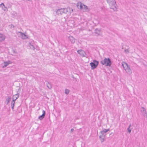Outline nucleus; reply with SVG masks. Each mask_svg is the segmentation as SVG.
<instances>
[{
	"mask_svg": "<svg viewBox=\"0 0 147 147\" xmlns=\"http://www.w3.org/2000/svg\"><path fill=\"white\" fill-rule=\"evenodd\" d=\"M62 12L61 11V8L59 9L56 11V14L58 15H62Z\"/></svg>",
	"mask_w": 147,
	"mask_h": 147,
	"instance_id": "14",
	"label": "nucleus"
},
{
	"mask_svg": "<svg viewBox=\"0 0 147 147\" xmlns=\"http://www.w3.org/2000/svg\"><path fill=\"white\" fill-rule=\"evenodd\" d=\"M14 107H13V106H11V108L12 109H14Z\"/></svg>",
	"mask_w": 147,
	"mask_h": 147,
	"instance_id": "31",
	"label": "nucleus"
},
{
	"mask_svg": "<svg viewBox=\"0 0 147 147\" xmlns=\"http://www.w3.org/2000/svg\"><path fill=\"white\" fill-rule=\"evenodd\" d=\"M122 65L126 71V72L129 74H130L132 73L129 66L126 63L123 62L122 63Z\"/></svg>",
	"mask_w": 147,
	"mask_h": 147,
	"instance_id": "2",
	"label": "nucleus"
},
{
	"mask_svg": "<svg viewBox=\"0 0 147 147\" xmlns=\"http://www.w3.org/2000/svg\"><path fill=\"white\" fill-rule=\"evenodd\" d=\"M109 5L110 7V9H113V11H117V7L116 2Z\"/></svg>",
	"mask_w": 147,
	"mask_h": 147,
	"instance_id": "5",
	"label": "nucleus"
},
{
	"mask_svg": "<svg viewBox=\"0 0 147 147\" xmlns=\"http://www.w3.org/2000/svg\"><path fill=\"white\" fill-rule=\"evenodd\" d=\"M95 33L99 35L100 33V31L99 30H96Z\"/></svg>",
	"mask_w": 147,
	"mask_h": 147,
	"instance_id": "25",
	"label": "nucleus"
},
{
	"mask_svg": "<svg viewBox=\"0 0 147 147\" xmlns=\"http://www.w3.org/2000/svg\"><path fill=\"white\" fill-rule=\"evenodd\" d=\"M2 5L4 6H5L4 4L3 3H2L0 5L1 6Z\"/></svg>",
	"mask_w": 147,
	"mask_h": 147,
	"instance_id": "29",
	"label": "nucleus"
},
{
	"mask_svg": "<svg viewBox=\"0 0 147 147\" xmlns=\"http://www.w3.org/2000/svg\"><path fill=\"white\" fill-rule=\"evenodd\" d=\"M125 52L127 53L129 52V51L127 49H125Z\"/></svg>",
	"mask_w": 147,
	"mask_h": 147,
	"instance_id": "28",
	"label": "nucleus"
},
{
	"mask_svg": "<svg viewBox=\"0 0 147 147\" xmlns=\"http://www.w3.org/2000/svg\"><path fill=\"white\" fill-rule=\"evenodd\" d=\"M19 96V93H17L13 96V101L15 102V101L17 99Z\"/></svg>",
	"mask_w": 147,
	"mask_h": 147,
	"instance_id": "10",
	"label": "nucleus"
},
{
	"mask_svg": "<svg viewBox=\"0 0 147 147\" xmlns=\"http://www.w3.org/2000/svg\"><path fill=\"white\" fill-rule=\"evenodd\" d=\"M11 61H9L8 62L5 61L4 62V65L3 66V67L4 68L7 66L9 64H11Z\"/></svg>",
	"mask_w": 147,
	"mask_h": 147,
	"instance_id": "13",
	"label": "nucleus"
},
{
	"mask_svg": "<svg viewBox=\"0 0 147 147\" xmlns=\"http://www.w3.org/2000/svg\"><path fill=\"white\" fill-rule=\"evenodd\" d=\"M62 14L63 13H65L67 14V13L68 12L69 10H70V7L67 8H61Z\"/></svg>",
	"mask_w": 147,
	"mask_h": 147,
	"instance_id": "6",
	"label": "nucleus"
},
{
	"mask_svg": "<svg viewBox=\"0 0 147 147\" xmlns=\"http://www.w3.org/2000/svg\"><path fill=\"white\" fill-rule=\"evenodd\" d=\"M15 53H17V52H16L15 51H13Z\"/></svg>",
	"mask_w": 147,
	"mask_h": 147,
	"instance_id": "32",
	"label": "nucleus"
},
{
	"mask_svg": "<svg viewBox=\"0 0 147 147\" xmlns=\"http://www.w3.org/2000/svg\"><path fill=\"white\" fill-rule=\"evenodd\" d=\"M141 111L143 115L145 117L147 118V114L146 111L145 109L143 107H142L141 109Z\"/></svg>",
	"mask_w": 147,
	"mask_h": 147,
	"instance_id": "8",
	"label": "nucleus"
},
{
	"mask_svg": "<svg viewBox=\"0 0 147 147\" xmlns=\"http://www.w3.org/2000/svg\"><path fill=\"white\" fill-rule=\"evenodd\" d=\"M130 127H131V124H130V125H129V127L127 128V130H128V132L129 133H131V129H130Z\"/></svg>",
	"mask_w": 147,
	"mask_h": 147,
	"instance_id": "22",
	"label": "nucleus"
},
{
	"mask_svg": "<svg viewBox=\"0 0 147 147\" xmlns=\"http://www.w3.org/2000/svg\"><path fill=\"white\" fill-rule=\"evenodd\" d=\"M11 98L10 97H8L6 99V101L7 102V104H8L10 102L11 100Z\"/></svg>",
	"mask_w": 147,
	"mask_h": 147,
	"instance_id": "20",
	"label": "nucleus"
},
{
	"mask_svg": "<svg viewBox=\"0 0 147 147\" xmlns=\"http://www.w3.org/2000/svg\"><path fill=\"white\" fill-rule=\"evenodd\" d=\"M43 113L42 115L40 116L38 118V119L40 120H41L45 116V115L46 114L45 111L44 110H43L42 111Z\"/></svg>",
	"mask_w": 147,
	"mask_h": 147,
	"instance_id": "9",
	"label": "nucleus"
},
{
	"mask_svg": "<svg viewBox=\"0 0 147 147\" xmlns=\"http://www.w3.org/2000/svg\"><path fill=\"white\" fill-rule=\"evenodd\" d=\"M5 39V37L2 34L0 35V42L3 40Z\"/></svg>",
	"mask_w": 147,
	"mask_h": 147,
	"instance_id": "17",
	"label": "nucleus"
},
{
	"mask_svg": "<svg viewBox=\"0 0 147 147\" xmlns=\"http://www.w3.org/2000/svg\"><path fill=\"white\" fill-rule=\"evenodd\" d=\"M73 9H71V11H73Z\"/></svg>",
	"mask_w": 147,
	"mask_h": 147,
	"instance_id": "33",
	"label": "nucleus"
},
{
	"mask_svg": "<svg viewBox=\"0 0 147 147\" xmlns=\"http://www.w3.org/2000/svg\"><path fill=\"white\" fill-rule=\"evenodd\" d=\"M19 33L20 34V35L23 39H25L28 38V36L24 33L20 32H19Z\"/></svg>",
	"mask_w": 147,
	"mask_h": 147,
	"instance_id": "7",
	"label": "nucleus"
},
{
	"mask_svg": "<svg viewBox=\"0 0 147 147\" xmlns=\"http://www.w3.org/2000/svg\"><path fill=\"white\" fill-rule=\"evenodd\" d=\"M82 4H83L80 2V5L79 6V9H83V5Z\"/></svg>",
	"mask_w": 147,
	"mask_h": 147,
	"instance_id": "24",
	"label": "nucleus"
},
{
	"mask_svg": "<svg viewBox=\"0 0 147 147\" xmlns=\"http://www.w3.org/2000/svg\"><path fill=\"white\" fill-rule=\"evenodd\" d=\"M83 5V9H84L85 10H87L88 9V7L87 6L84 5L82 4Z\"/></svg>",
	"mask_w": 147,
	"mask_h": 147,
	"instance_id": "21",
	"label": "nucleus"
},
{
	"mask_svg": "<svg viewBox=\"0 0 147 147\" xmlns=\"http://www.w3.org/2000/svg\"><path fill=\"white\" fill-rule=\"evenodd\" d=\"M100 63L102 65L107 66L110 67L112 64L111 61L109 58H105L103 60L100 61Z\"/></svg>",
	"mask_w": 147,
	"mask_h": 147,
	"instance_id": "1",
	"label": "nucleus"
},
{
	"mask_svg": "<svg viewBox=\"0 0 147 147\" xmlns=\"http://www.w3.org/2000/svg\"><path fill=\"white\" fill-rule=\"evenodd\" d=\"M109 129H103V130L102 131L100 132V133L101 134H105L107 132L109 131Z\"/></svg>",
	"mask_w": 147,
	"mask_h": 147,
	"instance_id": "15",
	"label": "nucleus"
},
{
	"mask_svg": "<svg viewBox=\"0 0 147 147\" xmlns=\"http://www.w3.org/2000/svg\"><path fill=\"white\" fill-rule=\"evenodd\" d=\"M101 135H100L99 136V138L100 140L102 142L104 141L105 140V134H101Z\"/></svg>",
	"mask_w": 147,
	"mask_h": 147,
	"instance_id": "11",
	"label": "nucleus"
},
{
	"mask_svg": "<svg viewBox=\"0 0 147 147\" xmlns=\"http://www.w3.org/2000/svg\"><path fill=\"white\" fill-rule=\"evenodd\" d=\"M29 46L30 47V48L33 50H34L35 49V48L34 47V46L32 45L30 43L29 44Z\"/></svg>",
	"mask_w": 147,
	"mask_h": 147,
	"instance_id": "19",
	"label": "nucleus"
},
{
	"mask_svg": "<svg viewBox=\"0 0 147 147\" xmlns=\"http://www.w3.org/2000/svg\"><path fill=\"white\" fill-rule=\"evenodd\" d=\"M107 1L109 5L113 4V3H115L116 2L115 0H107Z\"/></svg>",
	"mask_w": 147,
	"mask_h": 147,
	"instance_id": "12",
	"label": "nucleus"
},
{
	"mask_svg": "<svg viewBox=\"0 0 147 147\" xmlns=\"http://www.w3.org/2000/svg\"><path fill=\"white\" fill-rule=\"evenodd\" d=\"M69 90L68 89H65V93L66 94H69Z\"/></svg>",
	"mask_w": 147,
	"mask_h": 147,
	"instance_id": "23",
	"label": "nucleus"
},
{
	"mask_svg": "<svg viewBox=\"0 0 147 147\" xmlns=\"http://www.w3.org/2000/svg\"><path fill=\"white\" fill-rule=\"evenodd\" d=\"M69 39L71 43H74L75 42V39L72 36H70Z\"/></svg>",
	"mask_w": 147,
	"mask_h": 147,
	"instance_id": "16",
	"label": "nucleus"
},
{
	"mask_svg": "<svg viewBox=\"0 0 147 147\" xmlns=\"http://www.w3.org/2000/svg\"><path fill=\"white\" fill-rule=\"evenodd\" d=\"M78 53L80 54L81 56L82 57H86V58H88V56H86V54L85 52L82 50L80 49L77 51Z\"/></svg>",
	"mask_w": 147,
	"mask_h": 147,
	"instance_id": "4",
	"label": "nucleus"
},
{
	"mask_svg": "<svg viewBox=\"0 0 147 147\" xmlns=\"http://www.w3.org/2000/svg\"><path fill=\"white\" fill-rule=\"evenodd\" d=\"M15 103V102H13L12 101L11 103V106L14 107Z\"/></svg>",
	"mask_w": 147,
	"mask_h": 147,
	"instance_id": "27",
	"label": "nucleus"
},
{
	"mask_svg": "<svg viewBox=\"0 0 147 147\" xmlns=\"http://www.w3.org/2000/svg\"><path fill=\"white\" fill-rule=\"evenodd\" d=\"M80 2H79L77 4V6L78 9H79L80 5Z\"/></svg>",
	"mask_w": 147,
	"mask_h": 147,
	"instance_id": "26",
	"label": "nucleus"
},
{
	"mask_svg": "<svg viewBox=\"0 0 147 147\" xmlns=\"http://www.w3.org/2000/svg\"><path fill=\"white\" fill-rule=\"evenodd\" d=\"M46 85L47 87L49 89H51L52 88V86L51 84L48 82H46Z\"/></svg>",
	"mask_w": 147,
	"mask_h": 147,
	"instance_id": "18",
	"label": "nucleus"
},
{
	"mask_svg": "<svg viewBox=\"0 0 147 147\" xmlns=\"http://www.w3.org/2000/svg\"><path fill=\"white\" fill-rule=\"evenodd\" d=\"M74 131V129L73 128H72L71 129V132L73 131Z\"/></svg>",
	"mask_w": 147,
	"mask_h": 147,
	"instance_id": "30",
	"label": "nucleus"
},
{
	"mask_svg": "<svg viewBox=\"0 0 147 147\" xmlns=\"http://www.w3.org/2000/svg\"><path fill=\"white\" fill-rule=\"evenodd\" d=\"M99 63V62L96 60H94L93 62L90 63V65L91 66V69H94L97 67Z\"/></svg>",
	"mask_w": 147,
	"mask_h": 147,
	"instance_id": "3",
	"label": "nucleus"
}]
</instances>
